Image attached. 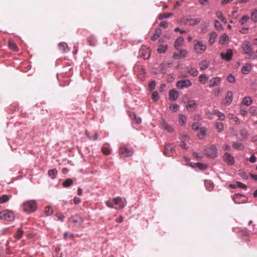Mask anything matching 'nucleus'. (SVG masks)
I'll return each mask as SVG.
<instances>
[{"mask_svg": "<svg viewBox=\"0 0 257 257\" xmlns=\"http://www.w3.org/2000/svg\"><path fill=\"white\" fill-rule=\"evenodd\" d=\"M37 208L36 202L34 200H29L25 202L23 204V209L28 213L34 212Z\"/></svg>", "mask_w": 257, "mask_h": 257, "instance_id": "20e7f679", "label": "nucleus"}, {"mask_svg": "<svg viewBox=\"0 0 257 257\" xmlns=\"http://www.w3.org/2000/svg\"><path fill=\"white\" fill-rule=\"evenodd\" d=\"M205 151L206 155L211 158H214L217 156V148L215 145L210 146Z\"/></svg>", "mask_w": 257, "mask_h": 257, "instance_id": "423d86ee", "label": "nucleus"}, {"mask_svg": "<svg viewBox=\"0 0 257 257\" xmlns=\"http://www.w3.org/2000/svg\"><path fill=\"white\" fill-rule=\"evenodd\" d=\"M101 151L103 153V154H104L105 155H108L110 153V149L108 147L105 146L102 147L101 149Z\"/></svg>", "mask_w": 257, "mask_h": 257, "instance_id": "5fc2aeb1", "label": "nucleus"}, {"mask_svg": "<svg viewBox=\"0 0 257 257\" xmlns=\"http://www.w3.org/2000/svg\"><path fill=\"white\" fill-rule=\"evenodd\" d=\"M169 99L171 101L176 100L179 96V93L178 91H177L175 89H171L170 90L169 93Z\"/></svg>", "mask_w": 257, "mask_h": 257, "instance_id": "6ab92c4d", "label": "nucleus"}, {"mask_svg": "<svg viewBox=\"0 0 257 257\" xmlns=\"http://www.w3.org/2000/svg\"><path fill=\"white\" fill-rule=\"evenodd\" d=\"M134 152L132 150H128L125 147H121L119 150V155L123 157H128L131 156Z\"/></svg>", "mask_w": 257, "mask_h": 257, "instance_id": "f8f14e48", "label": "nucleus"}, {"mask_svg": "<svg viewBox=\"0 0 257 257\" xmlns=\"http://www.w3.org/2000/svg\"><path fill=\"white\" fill-rule=\"evenodd\" d=\"M183 42H184V39L183 37H178L177 39V40H176V41L175 42V44H174L175 48L176 50H179L180 49V48H181L182 46V45L183 44Z\"/></svg>", "mask_w": 257, "mask_h": 257, "instance_id": "5701e85b", "label": "nucleus"}, {"mask_svg": "<svg viewBox=\"0 0 257 257\" xmlns=\"http://www.w3.org/2000/svg\"><path fill=\"white\" fill-rule=\"evenodd\" d=\"M73 184V181L71 179H67L63 182V186L64 187H68Z\"/></svg>", "mask_w": 257, "mask_h": 257, "instance_id": "ea45409f", "label": "nucleus"}, {"mask_svg": "<svg viewBox=\"0 0 257 257\" xmlns=\"http://www.w3.org/2000/svg\"><path fill=\"white\" fill-rule=\"evenodd\" d=\"M252 68L251 64L250 63H246L241 68V72L243 74H248Z\"/></svg>", "mask_w": 257, "mask_h": 257, "instance_id": "b1692460", "label": "nucleus"}, {"mask_svg": "<svg viewBox=\"0 0 257 257\" xmlns=\"http://www.w3.org/2000/svg\"><path fill=\"white\" fill-rule=\"evenodd\" d=\"M208 118L212 119V115H216L218 117V119L219 120H224L225 119V115L224 113L220 112L217 110H214L212 112L208 111L206 112Z\"/></svg>", "mask_w": 257, "mask_h": 257, "instance_id": "6e6552de", "label": "nucleus"}, {"mask_svg": "<svg viewBox=\"0 0 257 257\" xmlns=\"http://www.w3.org/2000/svg\"><path fill=\"white\" fill-rule=\"evenodd\" d=\"M178 52H175L173 54V57L175 59H179L182 58H184L187 56V52L185 50H178Z\"/></svg>", "mask_w": 257, "mask_h": 257, "instance_id": "4468645a", "label": "nucleus"}, {"mask_svg": "<svg viewBox=\"0 0 257 257\" xmlns=\"http://www.w3.org/2000/svg\"><path fill=\"white\" fill-rule=\"evenodd\" d=\"M214 26L215 28L218 31H221L223 29V27L221 24L218 20L214 21Z\"/></svg>", "mask_w": 257, "mask_h": 257, "instance_id": "8fccbe9b", "label": "nucleus"}, {"mask_svg": "<svg viewBox=\"0 0 257 257\" xmlns=\"http://www.w3.org/2000/svg\"><path fill=\"white\" fill-rule=\"evenodd\" d=\"M228 40V36L225 34H222L219 39V43L221 45L224 44Z\"/></svg>", "mask_w": 257, "mask_h": 257, "instance_id": "473e14b6", "label": "nucleus"}, {"mask_svg": "<svg viewBox=\"0 0 257 257\" xmlns=\"http://www.w3.org/2000/svg\"><path fill=\"white\" fill-rule=\"evenodd\" d=\"M167 49V45H160L159 47L157 49V52L159 53H164Z\"/></svg>", "mask_w": 257, "mask_h": 257, "instance_id": "a19ab883", "label": "nucleus"}, {"mask_svg": "<svg viewBox=\"0 0 257 257\" xmlns=\"http://www.w3.org/2000/svg\"><path fill=\"white\" fill-rule=\"evenodd\" d=\"M156 86V82L155 81H152L149 84V87L150 90H153Z\"/></svg>", "mask_w": 257, "mask_h": 257, "instance_id": "052dcab7", "label": "nucleus"}, {"mask_svg": "<svg viewBox=\"0 0 257 257\" xmlns=\"http://www.w3.org/2000/svg\"><path fill=\"white\" fill-rule=\"evenodd\" d=\"M248 29H249L248 27H243L240 30V32L242 34H246V33H247Z\"/></svg>", "mask_w": 257, "mask_h": 257, "instance_id": "e2e57ef3", "label": "nucleus"}, {"mask_svg": "<svg viewBox=\"0 0 257 257\" xmlns=\"http://www.w3.org/2000/svg\"><path fill=\"white\" fill-rule=\"evenodd\" d=\"M249 17L248 16H244L242 17L239 20V23L241 25H244L249 21Z\"/></svg>", "mask_w": 257, "mask_h": 257, "instance_id": "e433bc0d", "label": "nucleus"}, {"mask_svg": "<svg viewBox=\"0 0 257 257\" xmlns=\"http://www.w3.org/2000/svg\"><path fill=\"white\" fill-rule=\"evenodd\" d=\"M10 197L7 195H3L0 197V203L7 202L10 199Z\"/></svg>", "mask_w": 257, "mask_h": 257, "instance_id": "c03bdc74", "label": "nucleus"}, {"mask_svg": "<svg viewBox=\"0 0 257 257\" xmlns=\"http://www.w3.org/2000/svg\"><path fill=\"white\" fill-rule=\"evenodd\" d=\"M256 157L254 155H252L250 157L249 160L250 163H254L256 161Z\"/></svg>", "mask_w": 257, "mask_h": 257, "instance_id": "774afa93", "label": "nucleus"}, {"mask_svg": "<svg viewBox=\"0 0 257 257\" xmlns=\"http://www.w3.org/2000/svg\"><path fill=\"white\" fill-rule=\"evenodd\" d=\"M237 187L240 188L242 189H246L247 188L245 184H244L240 182H237Z\"/></svg>", "mask_w": 257, "mask_h": 257, "instance_id": "338daca9", "label": "nucleus"}, {"mask_svg": "<svg viewBox=\"0 0 257 257\" xmlns=\"http://www.w3.org/2000/svg\"><path fill=\"white\" fill-rule=\"evenodd\" d=\"M174 150V146L172 144H167L166 145L164 154L166 156L170 157L172 155L171 152Z\"/></svg>", "mask_w": 257, "mask_h": 257, "instance_id": "2eb2a0df", "label": "nucleus"}, {"mask_svg": "<svg viewBox=\"0 0 257 257\" xmlns=\"http://www.w3.org/2000/svg\"><path fill=\"white\" fill-rule=\"evenodd\" d=\"M233 93L231 91H228L224 99L223 104L225 106L229 105L232 101Z\"/></svg>", "mask_w": 257, "mask_h": 257, "instance_id": "dca6fc26", "label": "nucleus"}, {"mask_svg": "<svg viewBox=\"0 0 257 257\" xmlns=\"http://www.w3.org/2000/svg\"><path fill=\"white\" fill-rule=\"evenodd\" d=\"M159 26L161 27L167 28L168 27V23L166 21H162L160 23Z\"/></svg>", "mask_w": 257, "mask_h": 257, "instance_id": "0e129e2a", "label": "nucleus"}, {"mask_svg": "<svg viewBox=\"0 0 257 257\" xmlns=\"http://www.w3.org/2000/svg\"><path fill=\"white\" fill-rule=\"evenodd\" d=\"M9 47L10 49L14 51H18V48L16 45V44L14 43V42L12 40H10L9 42Z\"/></svg>", "mask_w": 257, "mask_h": 257, "instance_id": "2f4dec72", "label": "nucleus"}, {"mask_svg": "<svg viewBox=\"0 0 257 257\" xmlns=\"http://www.w3.org/2000/svg\"><path fill=\"white\" fill-rule=\"evenodd\" d=\"M106 205L108 207L113 208L116 209H120L124 207L126 205V201L120 197L114 198L106 202Z\"/></svg>", "mask_w": 257, "mask_h": 257, "instance_id": "f257e3e1", "label": "nucleus"}, {"mask_svg": "<svg viewBox=\"0 0 257 257\" xmlns=\"http://www.w3.org/2000/svg\"><path fill=\"white\" fill-rule=\"evenodd\" d=\"M188 73L193 76H197L198 74L197 70L193 67H191L188 70Z\"/></svg>", "mask_w": 257, "mask_h": 257, "instance_id": "72a5a7b5", "label": "nucleus"}, {"mask_svg": "<svg viewBox=\"0 0 257 257\" xmlns=\"http://www.w3.org/2000/svg\"><path fill=\"white\" fill-rule=\"evenodd\" d=\"M232 147L236 149L242 150L243 146L241 143L234 142L232 144Z\"/></svg>", "mask_w": 257, "mask_h": 257, "instance_id": "09e8293b", "label": "nucleus"}, {"mask_svg": "<svg viewBox=\"0 0 257 257\" xmlns=\"http://www.w3.org/2000/svg\"><path fill=\"white\" fill-rule=\"evenodd\" d=\"M204 185L209 191H211L214 187V185L210 180H205Z\"/></svg>", "mask_w": 257, "mask_h": 257, "instance_id": "c85d7f7f", "label": "nucleus"}, {"mask_svg": "<svg viewBox=\"0 0 257 257\" xmlns=\"http://www.w3.org/2000/svg\"><path fill=\"white\" fill-rule=\"evenodd\" d=\"M242 48L244 53L247 55L248 58L254 59L257 58V54L254 53L250 46V44L248 41L243 42Z\"/></svg>", "mask_w": 257, "mask_h": 257, "instance_id": "f03ea898", "label": "nucleus"}, {"mask_svg": "<svg viewBox=\"0 0 257 257\" xmlns=\"http://www.w3.org/2000/svg\"><path fill=\"white\" fill-rule=\"evenodd\" d=\"M24 231L21 228H19L15 233V237L18 239L22 237Z\"/></svg>", "mask_w": 257, "mask_h": 257, "instance_id": "79ce46f5", "label": "nucleus"}, {"mask_svg": "<svg viewBox=\"0 0 257 257\" xmlns=\"http://www.w3.org/2000/svg\"><path fill=\"white\" fill-rule=\"evenodd\" d=\"M140 56L144 59H148L151 55V51L149 48L142 46L139 51Z\"/></svg>", "mask_w": 257, "mask_h": 257, "instance_id": "9d476101", "label": "nucleus"}, {"mask_svg": "<svg viewBox=\"0 0 257 257\" xmlns=\"http://www.w3.org/2000/svg\"><path fill=\"white\" fill-rule=\"evenodd\" d=\"M152 99H153V100L154 101H155V102L159 100V96L158 92L154 91V92H153L152 93Z\"/></svg>", "mask_w": 257, "mask_h": 257, "instance_id": "603ef678", "label": "nucleus"}, {"mask_svg": "<svg viewBox=\"0 0 257 257\" xmlns=\"http://www.w3.org/2000/svg\"><path fill=\"white\" fill-rule=\"evenodd\" d=\"M243 196L240 194H235L233 196V199L234 201L236 203H239L240 202L237 201V199L241 197H243Z\"/></svg>", "mask_w": 257, "mask_h": 257, "instance_id": "bf43d9fd", "label": "nucleus"}, {"mask_svg": "<svg viewBox=\"0 0 257 257\" xmlns=\"http://www.w3.org/2000/svg\"><path fill=\"white\" fill-rule=\"evenodd\" d=\"M208 78L205 74H201L199 77V81L201 83L204 84L208 81Z\"/></svg>", "mask_w": 257, "mask_h": 257, "instance_id": "7c9ffc66", "label": "nucleus"}, {"mask_svg": "<svg viewBox=\"0 0 257 257\" xmlns=\"http://www.w3.org/2000/svg\"><path fill=\"white\" fill-rule=\"evenodd\" d=\"M179 107V105L176 103L172 104L170 106V110L174 111H176L178 109Z\"/></svg>", "mask_w": 257, "mask_h": 257, "instance_id": "6e6d98bb", "label": "nucleus"}, {"mask_svg": "<svg viewBox=\"0 0 257 257\" xmlns=\"http://www.w3.org/2000/svg\"><path fill=\"white\" fill-rule=\"evenodd\" d=\"M220 56L222 59L226 60V61H229L232 58V51L231 49H227L225 53H220Z\"/></svg>", "mask_w": 257, "mask_h": 257, "instance_id": "ddd939ff", "label": "nucleus"}, {"mask_svg": "<svg viewBox=\"0 0 257 257\" xmlns=\"http://www.w3.org/2000/svg\"><path fill=\"white\" fill-rule=\"evenodd\" d=\"M162 33V31L160 28H157L156 29L154 35L151 37V39L153 41L157 40Z\"/></svg>", "mask_w": 257, "mask_h": 257, "instance_id": "a878e982", "label": "nucleus"}, {"mask_svg": "<svg viewBox=\"0 0 257 257\" xmlns=\"http://www.w3.org/2000/svg\"><path fill=\"white\" fill-rule=\"evenodd\" d=\"M53 212V209L50 206H47L45 209V213L46 215H51Z\"/></svg>", "mask_w": 257, "mask_h": 257, "instance_id": "3c124183", "label": "nucleus"}, {"mask_svg": "<svg viewBox=\"0 0 257 257\" xmlns=\"http://www.w3.org/2000/svg\"><path fill=\"white\" fill-rule=\"evenodd\" d=\"M239 236L243 237L244 239H247L249 236V232L246 229H241L238 232Z\"/></svg>", "mask_w": 257, "mask_h": 257, "instance_id": "393cba45", "label": "nucleus"}, {"mask_svg": "<svg viewBox=\"0 0 257 257\" xmlns=\"http://www.w3.org/2000/svg\"><path fill=\"white\" fill-rule=\"evenodd\" d=\"M249 113L252 115H255L256 114V110L254 107H251L249 109Z\"/></svg>", "mask_w": 257, "mask_h": 257, "instance_id": "680f3d73", "label": "nucleus"}, {"mask_svg": "<svg viewBox=\"0 0 257 257\" xmlns=\"http://www.w3.org/2000/svg\"><path fill=\"white\" fill-rule=\"evenodd\" d=\"M173 15V13H164V14H161L159 15V16L158 17V19L159 20H162L163 19H166V18H169V17L172 16Z\"/></svg>", "mask_w": 257, "mask_h": 257, "instance_id": "4c0bfd02", "label": "nucleus"}, {"mask_svg": "<svg viewBox=\"0 0 257 257\" xmlns=\"http://www.w3.org/2000/svg\"><path fill=\"white\" fill-rule=\"evenodd\" d=\"M231 119H232V120L236 123V124H239L240 123V121L239 118L236 117V116L234 115L233 114H232L231 115V117H230Z\"/></svg>", "mask_w": 257, "mask_h": 257, "instance_id": "13d9d810", "label": "nucleus"}, {"mask_svg": "<svg viewBox=\"0 0 257 257\" xmlns=\"http://www.w3.org/2000/svg\"><path fill=\"white\" fill-rule=\"evenodd\" d=\"M215 128L220 133L223 131L224 125L222 122H218L215 124Z\"/></svg>", "mask_w": 257, "mask_h": 257, "instance_id": "58836bf2", "label": "nucleus"}, {"mask_svg": "<svg viewBox=\"0 0 257 257\" xmlns=\"http://www.w3.org/2000/svg\"><path fill=\"white\" fill-rule=\"evenodd\" d=\"M210 65V61L207 60H203L199 63V68L201 70H205Z\"/></svg>", "mask_w": 257, "mask_h": 257, "instance_id": "412c9836", "label": "nucleus"}, {"mask_svg": "<svg viewBox=\"0 0 257 257\" xmlns=\"http://www.w3.org/2000/svg\"><path fill=\"white\" fill-rule=\"evenodd\" d=\"M73 237L74 234L73 233H71L69 235H68L67 232H64L63 234V238L65 240H66L68 238H69V239H72Z\"/></svg>", "mask_w": 257, "mask_h": 257, "instance_id": "4d7b16f0", "label": "nucleus"}, {"mask_svg": "<svg viewBox=\"0 0 257 257\" xmlns=\"http://www.w3.org/2000/svg\"><path fill=\"white\" fill-rule=\"evenodd\" d=\"M88 42L90 46H94L95 45L96 43V40L95 38L93 36H89L88 39Z\"/></svg>", "mask_w": 257, "mask_h": 257, "instance_id": "f704fd0d", "label": "nucleus"}, {"mask_svg": "<svg viewBox=\"0 0 257 257\" xmlns=\"http://www.w3.org/2000/svg\"><path fill=\"white\" fill-rule=\"evenodd\" d=\"M242 103L246 106H248L251 103V99L249 97H245L243 98Z\"/></svg>", "mask_w": 257, "mask_h": 257, "instance_id": "a18cd8bd", "label": "nucleus"}, {"mask_svg": "<svg viewBox=\"0 0 257 257\" xmlns=\"http://www.w3.org/2000/svg\"><path fill=\"white\" fill-rule=\"evenodd\" d=\"M217 34L215 32H212L209 35V43L212 44L215 41Z\"/></svg>", "mask_w": 257, "mask_h": 257, "instance_id": "c756f323", "label": "nucleus"}, {"mask_svg": "<svg viewBox=\"0 0 257 257\" xmlns=\"http://www.w3.org/2000/svg\"><path fill=\"white\" fill-rule=\"evenodd\" d=\"M220 83V79L219 77H215L210 80L209 86L210 87H213L218 86Z\"/></svg>", "mask_w": 257, "mask_h": 257, "instance_id": "4be33fe9", "label": "nucleus"}, {"mask_svg": "<svg viewBox=\"0 0 257 257\" xmlns=\"http://www.w3.org/2000/svg\"><path fill=\"white\" fill-rule=\"evenodd\" d=\"M224 161L228 165H232L234 160L233 157L228 153H225L223 156Z\"/></svg>", "mask_w": 257, "mask_h": 257, "instance_id": "a211bd4d", "label": "nucleus"}, {"mask_svg": "<svg viewBox=\"0 0 257 257\" xmlns=\"http://www.w3.org/2000/svg\"><path fill=\"white\" fill-rule=\"evenodd\" d=\"M215 15L223 23H226L227 22L226 19L223 16L221 12H217Z\"/></svg>", "mask_w": 257, "mask_h": 257, "instance_id": "c9c22d12", "label": "nucleus"}, {"mask_svg": "<svg viewBox=\"0 0 257 257\" xmlns=\"http://www.w3.org/2000/svg\"><path fill=\"white\" fill-rule=\"evenodd\" d=\"M192 85V82L188 79H183L177 82L176 86L181 89L187 88Z\"/></svg>", "mask_w": 257, "mask_h": 257, "instance_id": "1a4fd4ad", "label": "nucleus"}, {"mask_svg": "<svg viewBox=\"0 0 257 257\" xmlns=\"http://www.w3.org/2000/svg\"><path fill=\"white\" fill-rule=\"evenodd\" d=\"M251 19L254 22H257V10H255L252 12Z\"/></svg>", "mask_w": 257, "mask_h": 257, "instance_id": "864d4df0", "label": "nucleus"}, {"mask_svg": "<svg viewBox=\"0 0 257 257\" xmlns=\"http://www.w3.org/2000/svg\"><path fill=\"white\" fill-rule=\"evenodd\" d=\"M161 124L162 127L168 132L172 133L173 132V128L171 125H169L164 119L162 120Z\"/></svg>", "mask_w": 257, "mask_h": 257, "instance_id": "f3484780", "label": "nucleus"}, {"mask_svg": "<svg viewBox=\"0 0 257 257\" xmlns=\"http://www.w3.org/2000/svg\"><path fill=\"white\" fill-rule=\"evenodd\" d=\"M57 171L56 169H51L48 171V175L52 179H54L57 174Z\"/></svg>", "mask_w": 257, "mask_h": 257, "instance_id": "49530a36", "label": "nucleus"}, {"mask_svg": "<svg viewBox=\"0 0 257 257\" xmlns=\"http://www.w3.org/2000/svg\"><path fill=\"white\" fill-rule=\"evenodd\" d=\"M15 218L14 213L9 210H5L0 212V218L8 221H11Z\"/></svg>", "mask_w": 257, "mask_h": 257, "instance_id": "39448f33", "label": "nucleus"}, {"mask_svg": "<svg viewBox=\"0 0 257 257\" xmlns=\"http://www.w3.org/2000/svg\"><path fill=\"white\" fill-rule=\"evenodd\" d=\"M193 49L196 53L201 54L206 50L207 46L201 40H194Z\"/></svg>", "mask_w": 257, "mask_h": 257, "instance_id": "7ed1b4c3", "label": "nucleus"}, {"mask_svg": "<svg viewBox=\"0 0 257 257\" xmlns=\"http://www.w3.org/2000/svg\"><path fill=\"white\" fill-rule=\"evenodd\" d=\"M200 22L199 18H190L186 20L185 24L190 26H194L198 24Z\"/></svg>", "mask_w": 257, "mask_h": 257, "instance_id": "aec40b11", "label": "nucleus"}, {"mask_svg": "<svg viewBox=\"0 0 257 257\" xmlns=\"http://www.w3.org/2000/svg\"><path fill=\"white\" fill-rule=\"evenodd\" d=\"M69 219L72 222L73 226L74 227H79L83 222V218L79 215L72 216Z\"/></svg>", "mask_w": 257, "mask_h": 257, "instance_id": "0eeeda50", "label": "nucleus"}, {"mask_svg": "<svg viewBox=\"0 0 257 257\" xmlns=\"http://www.w3.org/2000/svg\"><path fill=\"white\" fill-rule=\"evenodd\" d=\"M227 80L230 83H234L235 82V79L233 76L230 75L227 77Z\"/></svg>", "mask_w": 257, "mask_h": 257, "instance_id": "69168bd1", "label": "nucleus"}, {"mask_svg": "<svg viewBox=\"0 0 257 257\" xmlns=\"http://www.w3.org/2000/svg\"><path fill=\"white\" fill-rule=\"evenodd\" d=\"M59 49L63 51V52H67L69 51V49L67 47V45L66 43L64 42L60 43L58 45Z\"/></svg>", "mask_w": 257, "mask_h": 257, "instance_id": "bb28decb", "label": "nucleus"}, {"mask_svg": "<svg viewBox=\"0 0 257 257\" xmlns=\"http://www.w3.org/2000/svg\"><path fill=\"white\" fill-rule=\"evenodd\" d=\"M198 107V104L196 101L192 99H189L187 101L186 105L187 110L189 112H193L196 110Z\"/></svg>", "mask_w": 257, "mask_h": 257, "instance_id": "9b49d317", "label": "nucleus"}, {"mask_svg": "<svg viewBox=\"0 0 257 257\" xmlns=\"http://www.w3.org/2000/svg\"><path fill=\"white\" fill-rule=\"evenodd\" d=\"M207 129L205 127H201L199 129L198 133V137L200 139H203L206 135Z\"/></svg>", "mask_w": 257, "mask_h": 257, "instance_id": "cd10ccee", "label": "nucleus"}, {"mask_svg": "<svg viewBox=\"0 0 257 257\" xmlns=\"http://www.w3.org/2000/svg\"><path fill=\"white\" fill-rule=\"evenodd\" d=\"M186 116L183 114H180L179 116V122L180 125H183L186 123Z\"/></svg>", "mask_w": 257, "mask_h": 257, "instance_id": "37998d69", "label": "nucleus"}, {"mask_svg": "<svg viewBox=\"0 0 257 257\" xmlns=\"http://www.w3.org/2000/svg\"><path fill=\"white\" fill-rule=\"evenodd\" d=\"M195 166L200 170H204L207 168V165L205 164H202L200 163H196Z\"/></svg>", "mask_w": 257, "mask_h": 257, "instance_id": "de8ad7c7", "label": "nucleus"}]
</instances>
